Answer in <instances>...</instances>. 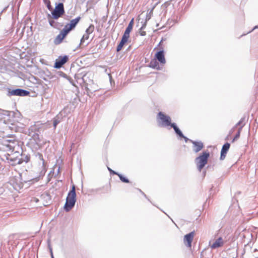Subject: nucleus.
I'll return each instance as SVG.
<instances>
[{
    "label": "nucleus",
    "instance_id": "obj_24",
    "mask_svg": "<svg viewBox=\"0 0 258 258\" xmlns=\"http://www.w3.org/2000/svg\"><path fill=\"white\" fill-rule=\"evenodd\" d=\"M108 169L110 173L111 174H115V175H117V174H118V173H117V172H115L114 171L112 170L111 169H110L109 167H108Z\"/></svg>",
    "mask_w": 258,
    "mask_h": 258
},
{
    "label": "nucleus",
    "instance_id": "obj_25",
    "mask_svg": "<svg viewBox=\"0 0 258 258\" xmlns=\"http://www.w3.org/2000/svg\"><path fill=\"white\" fill-rule=\"evenodd\" d=\"M38 155H39L40 160L42 161V163L44 164L45 161H44V159H43L42 155L41 154H39Z\"/></svg>",
    "mask_w": 258,
    "mask_h": 258
},
{
    "label": "nucleus",
    "instance_id": "obj_12",
    "mask_svg": "<svg viewBox=\"0 0 258 258\" xmlns=\"http://www.w3.org/2000/svg\"><path fill=\"white\" fill-rule=\"evenodd\" d=\"M134 24V19H133L130 22L128 26L125 29V31L122 36L125 37V38H130V34L131 31L133 29Z\"/></svg>",
    "mask_w": 258,
    "mask_h": 258
},
{
    "label": "nucleus",
    "instance_id": "obj_3",
    "mask_svg": "<svg viewBox=\"0 0 258 258\" xmlns=\"http://www.w3.org/2000/svg\"><path fill=\"white\" fill-rule=\"evenodd\" d=\"M209 157V153L207 151H205L196 159V163L199 171L201 172L202 169L207 164Z\"/></svg>",
    "mask_w": 258,
    "mask_h": 258
},
{
    "label": "nucleus",
    "instance_id": "obj_10",
    "mask_svg": "<svg viewBox=\"0 0 258 258\" xmlns=\"http://www.w3.org/2000/svg\"><path fill=\"white\" fill-rule=\"evenodd\" d=\"M230 145L228 143H225L222 147L221 151L220 159L224 160L226 156V154L230 148Z\"/></svg>",
    "mask_w": 258,
    "mask_h": 258
},
{
    "label": "nucleus",
    "instance_id": "obj_26",
    "mask_svg": "<svg viewBox=\"0 0 258 258\" xmlns=\"http://www.w3.org/2000/svg\"><path fill=\"white\" fill-rule=\"evenodd\" d=\"M31 201L32 202H35V203H37V202H39V200H38V199H37V198L33 197V198H32V199H31Z\"/></svg>",
    "mask_w": 258,
    "mask_h": 258
},
{
    "label": "nucleus",
    "instance_id": "obj_15",
    "mask_svg": "<svg viewBox=\"0 0 258 258\" xmlns=\"http://www.w3.org/2000/svg\"><path fill=\"white\" fill-rule=\"evenodd\" d=\"M149 66L150 67L153 69H155L157 70L160 69L159 63L158 62H157L156 59L155 58L151 61Z\"/></svg>",
    "mask_w": 258,
    "mask_h": 258
},
{
    "label": "nucleus",
    "instance_id": "obj_22",
    "mask_svg": "<svg viewBox=\"0 0 258 258\" xmlns=\"http://www.w3.org/2000/svg\"><path fill=\"white\" fill-rule=\"evenodd\" d=\"M44 3L46 5L47 8L49 10H52V7L51 6V3L50 0H43Z\"/></svg>",
    "mask_w": 258,
    "mask_h": 258
},
{
    "label": "nucleus",
    "instance_id": "obj_2",
    "mask_svg": "<svg viewBox=\"0 0 258 258\" xmlns=\"http://www.w3.org/2000/svg\"><path fill=\"white\" fill-rule=\"evenodd\" d=\"M76 201V194L75 186H72V189L69 192L66 199V202L64 206L66 211H69L74 206Z\"/></svg>",
    "mask_w": 258,
    "mask_h": 258
},
{
    "label": "nucleus",
    "instance_id": "obj_30",
    "mask_svg": "<svg viewBox=\"0 0 258 258\" xmlns=\"http://www.w3.org/2000/svg\"><path fill=\"white\" fill-rule=\"evenodd\" d=\"M240 123V121H239V122H238L236 125L232 128V130H234L235 127H236L237 125H239Z\"/></svg>",
    "mask_w": 258,
    "mask_h": 258
},
{
    "label": "nucleus",
    "instance_id": "obj_20",
    "mask_svg": "<svg viewBox=\"0 0 258 258\" xmlns=\"http://www.w3.org/2000/svg\"><path fill=\"white\" fill-rule=\"evenodd\" d=\"M241 127H240L238 129V132H237L236 135H235V136L233 139L232 141V142H235V141H236L239 138L240 135V133H241Z\"/></svg>",
    "mask_w": 258,
    "mask_h": 258
},
{
    "label": "nucleus",
    "instance_id": "obj_28",
    "mask_svg": "<svg viewBox=\"0 0 258 258\" xmlns=\"http://www.w3.org/2000/svg\"><path fill=\"white\" fill-rule=\"evenodd\" d=\"M140 34L141 36H145L146 34V32L144 31H142L141 29L140 31Z\"/></svg>",
    "mask_w": 258,
    "mask_h": 258
},
{
    "label": "nucleus",
    "instance_id": "obj_18",
    "mask_svg": "<svg viewBox=\"0 0 258 258\" xmlns=\"http://www.w3.org/2000/svg\"><path fill=\"white\" fill-rule=\"evenodd\" d=\"M89 38V35L85 33L81 39V44H83L86 40H88Z\"/></svg>",
    "mask_w": 258,
    "mask_h": 258
},
{
    "label": "nucleus",
    "instance_id": "obj_7",
    "mask_svg": "<svg viewBox=\"0 0 258 258\" xmlns=\"http://www.w3.org/2000/svg\"><path fill=\"white\" fill-rule=\"evenodd\" d=\"M224 244V240L221 237L215 239L212 242H210L209 245L212 249L222 247Z\"/></svg>",
    "mask_w": 258,
    "mask_h": 258
},
{
    "label": "nucleus",
    "instance_id": "obj_17",
    "mask_svg": "<svg viewBox=\"0 0 258 258\" xmlns=\"http://www.w3.org/2000/svg\"><path fill=\"white\" fill-rule=\"evenodd\" d=\"M95 29L94 26L93 24H91L89 27L86 29L85 33L90 35L92 33Z\"/></svg>",
    "mask_w": 258,
    "mask_h": 258
},
{
    "label": "nucleus",
    "instance_id": "obj_29",
    "mask_svg": "<svg viewBox=\"0 0 258 258\" xmlns=\"http://www.w3.org/2000/svg\"><path fill=\"white\" fill-rule=\"evenodd\" d=\"M11 94L13 95H16V90H14L12 91Z\"/></svg>",
    "mask_w": 258,
    "mask_h": 258
},
{
    "label": "nucleus",
    "instance_id": "obj_9",
    "mask_svg": "<svg viewBox=\"0 0 258 258\" xmlns=\"http://www.w3.org/2000/svg\"><path fill=\"white\" fill-rule=\"evenodd\" d=\"M155 59L158 60V61L162 65L165 64L166 59L163 50H160L156 53L155 54Z\"/></svg>",
    "mask_w": 258,
    "mask_h": 258
},
{
    "label": "nucleus",
    "instance_id": "obj_19",
    "mask_svg": "<svg viewBox=\"0 0 258 258\" xmlns=\"http://www.w3.org/2000/svg\"><path fill=\"white\" fill-rule=\"evenodd\" d=\"M117 176L119 177V179H120V180L123 182H125V183H128L129 182V180L127 178H126V177H124L123 176H122L121 174H117Z\"/></svg>",
    "mask_w": 258,
    "mask_h": 258
},
{
    "label": "nucleus",
    "instance_id": "obj_11",
    "mask_svg": "<svg viewBox=\"0 0 258 258\" xmlns=\"http://www.w3.org/2000/svg\"><path fill=\"white\" fill-rule=\"evenodd\" d=\"M67 35L61 30L59 34L55 37L54 43L56 45L59 44L66 38Z\"/></svg>",
    "mask_w": 258,
    "mask_h": 258
},
{
    "label": "nucleus",
    "instance_id": "obj_14",
    "mask_svg": "<svg viewBox=\"0 0 258 258\" xmlns=\"http://www.w3.org/2000/svg\"><path fill=\"white\" fill-rule=\"evenodd\" d=\"M128 38H125V37H123V36L122 37L121 41L120 42V43L117 46V48H116L117 52H118L122 49L123 45H124V44L125 43L127 42V41H128Z\"/></svg>",
    "mask_w": 258,
    "mask_h": 258
},
{
    "label": "nucleus",
    "instance_id": "obj_23",
    "mask_svg": "<svg viewBox=\"0 0 258 258\" xmlns=\"http://www.w3.org/2000/svg\"><path fill=\"white\" fill-rule=\"evenodd\" d=\"M59 122V120H58L57 119H54L53 120V126H54V129L56 128V126L57 125V124Z\"/></svg>",
    "mask_w": 258,
    "mask_h": 258
},
{
    "label": "nucleus",
    "instance_id": "obj_21",
    "mask_svg": "<svg viewBox=\"0 0 258 258\" xmlns=\"http://www.w3.org/2000/svg\"><path fill=\"white\" fill-rule=\"evenodd\" d=\"M29 158L27 156H25L24 157V159L22 158L20 159L19 161H18V164H21V163H23V162H25L27 163V162H28L29 161Z\"/></svg>",
    "mask_w": 258,
    "mask_h": 258
},
{
    "label": "nucleus",
    "instance_id": "obj_8",
    "mask_svg": "<svg viewBox=\"0 0 258 258\" xmlns=\"http://www.w3.org/2000/svg\"><path fill=\"white\" fill-rule=\"evenodd\" d=\"M68 57L67 56H60L57 59L54 63V68L56 69L60 68L64 63L68 61Z\"/></svg>",
    "mask_w": 258,
    "mask_h": 258
},
{
    "label": "nucleus",
    "instance_id": "obj_4",
    "mask_svg": "<svg viewBox=\"0 0 258 258\" xmlns=\"http://www.w3.org/2000/svg\"><path fill=\"white\" fill-rule=\"evenodd\" d=\"M65 13L64 6L62 3H59L55 7L54 9L52 11V18L54 19H58L62 17Z\"/></svg>",
    "mask_w": 258,
    "mask_h": 258
},
{
    "label": "nucleus",
    "instance_id": "obj_13",
    "mask_svg": "<svg viewBox=\"0 0 258 258\" xmlns=\"http://www.w3.org/2000/svg\"><path fill=\"white\" fill-rule=\"evenodd\" d=\"M192 143L194 146V150L196 153L201 151L204 147L203 143L201 142L192 141Z\"/></svg>",
    "mask_w": 258,
    "mask_h": 258
},
{
    "label": "nucleus",
    "instance_id": "obj_5",
    "mask_svg": "<svg viewBox=\"0 0 258 258\" xmlns=\"http://www.w3.org/2000/svg\"><path fill=\"white\" fill-rule=\"evenodd\" d=\"M81 20L80 17H78L70 21L69 23H67L62 29V31L68 35V34L73 30H74Z\"/></svg>",
    "mask_w": 258,
    "mask_h": 258
},
{
    "label": "nucleus",
    "instance_id": "obj_6",
    "mask_svg": "<svg viewBox=\"0 0 258 258\" xmlns=\"http://www.w3.org/2000/svg\"><path fill=\"white\" fill-rule=\"evenodd\" d=\"M195 235V232L192 231L187 234H186L184 236V243L187 247L189 248H190L191 247V242L193 241Z\"/></svg>",
    "mask_w": 258,
    "mask_h": 258
},
{
    "label": "nucleus",
    "instance_id": "obj_1",
    "mask_svg": "<svg viewBox=\"0 0 258 258\" xmlns=\"http://www.w3.org/2000/svg\"><path fill=\"white\" fill-rule=\"evenodd\" d=\"M157 119L159 122L161 123L162 126H170L174 129L176 134L180 137L186 139L180 130L176 126V124L174 123H171V119L169 116L165 115L162 112H159L158 114Z\"/></svg>",
    "mask_w": 258,
    "mask_h": 258
},
{
    "label": "nucleus",
    "instance_id": "obj_16",
    "mask_svg": "<svg viewBox=\"0 0 258 258\" xmlns=\"http://www.w3.org/2000/svg\"><path fill=\"white\" fill-rule=\"evenodd\" d=\"M29 94V92L26 90L17 89V95L18 96H25L28 95Z\"/></svg>",
    "mask_w": 258,
    "mask_h": 258
},
{
    "label": "nucleus",
    "instance_id": "obj_27",
    "mask_svg": "<svg viewBox=\"0 0 258 258\" xmlns=\"http://www.w3.org/2000/svg\"><path fill=\"white\" fill-rule=\"evenodd\" d=\"M49 23L51 26L54 27V24L55 22L53 20H49Z\"/></svg>",
    "mask_w": 258,
    "mask_h": 258
}]
</instances>
